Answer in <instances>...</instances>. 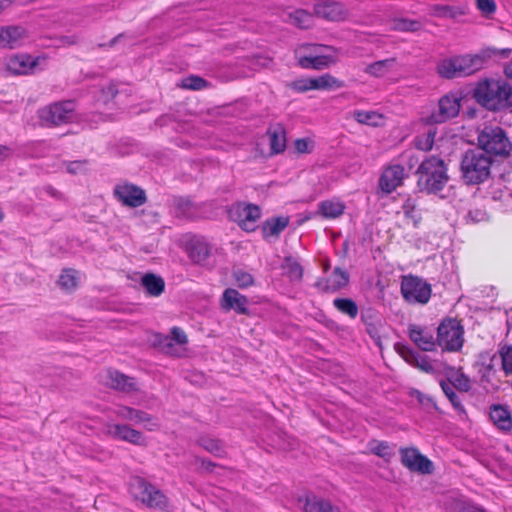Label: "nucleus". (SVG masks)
<instances>
[{
	"mask_svg": "<svg viewBox=\"0 0 512 512\" xmlns=\"http://www.w3.org/2000/svg\"><path fill=\"white\" fill-rule=\"evenodd\" d=\"M142 286L151 296H160L165 289V282L161 276L153 273H147L142 277Z\"/></svg>",
	"mask_w": 512,
	"mask_h": 512,
	"instance_id": "obj_32",
	"label": "nucleus"
},
{
	"mask_svg": "<svg viewBox=\"0 0 512 512\" xmlns=\"http://www.w3.org/2000/svg\"><path fill=\"white\" fill-rule=\"evenodd\" d=\"M114 195L129 207H139L147 201L145 191L133 184L117 185L114 189Z\"/></svg>",
	"mask_w": 512,
	"mask_h": 512,
	"instance_id": "obj_15",
	"label": "nucleus"
},
{
	"mask_svg": "<svg viewBox=\"0 0 512 512\" xmlns=\"http://www.w3.org/2000/svg\"><path fill=\"white\" fill-rule=\"evenodd\" d=\"M436 136V131L434 129H429L426 133L418 136L415 141V146L417 149L421 151H429L432 149L434 140Z\"/></svg>",
	"mask_w": 512,
	"mask_h": 512,
	"instance_id": "obj_42",
	"label": "nucleus"
},
{
	"mask_svg": "<svg viewBox=\"0 0 512 512\" xmlns=\"http://www.w3.org/2000/svg\"><path fill=\"white\" fill-rule=\"evenodd\" d=\"M58 283L62 289L72 290L77 286L76 272L72 269L63 270Z\"/></svg>",
	"mask_w": 512,
	"mask_h": 512,
	"instance_id": "obj_45",
	"label": "nucleus"
},
{
	"mask_svg": "<svg viewBox=\"0 0 512 512\" xmlns=\"http://www.w3.org/2000/svg\"><path fill=\"white\" fill-rule=\"evenodd\" d=\"M400 354L406 362L417 367L421 371L426 373L435 372V368L428 356L420 354L419 352L406 346L402 347Z\"/></svg>",
	"mask_w": 512,
	"mask_h": 512,
	"instance_id": "obj_25",
	"label": "nucleus"
},
{
	"mask_svg": "<svg viewBox=\"0 0 512 512\" xmlns=\"http://www.w3.org/2000/svg\"><path fill=\"white\" fill-rule=\"evenodd\" d=\"M499 355L505 374H512V345H503L499 349Z\"/></svg>",
	"mask_w": 512,
	"mask_h": 512,
	"instance_id": "obj_46",
	"label": "nucleus"
},
{
	"mask_svg": "<svg viewBox=\"0 0 512 512\" xmlns=\"http://www.w3.org/2000/svg\"><path fill=\"white\" fill-rule=\"evenodd\" d=\"M476 148L485 151L492 158H507L512 151V142L502 127L487 125L478 132Z\"/></svg>",
	"mask_w": 512,
	"mask_h": 512,
	"instance_id": "obj_4",
	"label": "nucleus"
},
{
	"mask_svg": "<svg viewBox=\"0 0 512 512\" xmlns=\"http://www.w3.org/2000/svg\"><path fill=\"white\" fill-rule=\"evenodd\" d=\"M493 158L480 148H469L460 159V175L467 185H479L491 176Z\"/></svg>",
	"mask_w": 512,
	"mask_h": 512,
	"instance_id": "obj_1",
	"label": "nucleus"
},
{
	"mask_svg": "<svg viewBox=\"0 0 512 512\" xmlns=\"http://www.w3.org/2000/svg\"><path fill=\"white\" fill-rule=\"evenodd\" d=\"M396 28L401 31H417L421 28V23L416 20L400 19L396 23Z\"/></svg>",
	"mask_w": 512,
	"mask_h": 512,
	"instance_id": "obj_52",
	"label": "nucleus"
},
{
	"mask_svg": "<svg viewBox=\"0 0 512 512\" xmlns=\"http://www.w3.org/2000/svg\"><path fill=\"white\" fill-rule=\"evenodd\" d=\"M354 117L357 122L371 126H378L383 120L382 115L374 111H355Z\"/></svg>",
	"mask_w": 512,
	"mask_h": 512,
	"instance_id": "obj_39",
	"label": "nucleus"
},
{
	"mask_svg": "<svg viewBox=\"0 0 512 512\" xmlns=\"http://www.w3.org/2000/svg\"><path fill=\"white\" fill-rule=\"evenodd\" d=\"M288 18L290 23L301 29H307L313 23V15L303 9L289 13Z\"/></svg>",
	"mask_w": 512,
	"mask_h": 512,
	"instance_id": "obj_38",
	"label": "nucleus"
},
{
	"mask_svg": "<svg viewBox=\"0 0 512 512\" xmlns=\"http://www.w3.org/2000/svg\"><path fill=\"white\" fill-rule=\"evenodd\" d=\"M133 498L149 508L164 510L168 506V498L156 486L142 477H133L129 484Z\"/></svg>",
	"mask_w": 512,
	"mask_h": 512,
	"instance_id": "obj_6",
	"label": "nucleus"
},
{
	"mask_svg": "<svg viewBox=\"0 0 512 512\" xmlns=\"http://www.w3.org/2000/svg\"><path fill=\"white\" fill-rule=\"evenodd\" d=\"M198 443L206 451H208L216 456H222V454H223L222 444L217 439H213L210 437H200L198 439Z\"/></svg>",
	"mask_w": 512,
	"mask_h": 512,
	"instance_id": "obj_43",
	"label": "nucleus"
},
{
	"mask_svg": "<svg viewBox=\"0 0 512 512\" xmlns=\"http://www.w3.org/2000/svg\"><path fill=\"white\" fill-rule=\"evenodd\" d=\"M229 216L238 223L241 229L252 232L257 228V222L261 217V209L255 204L240 202L230 208Z\"/></svg>",
	"mask_w": 512,
	"mask_h": 512,
	"instance_id": "obj_10",
	"label": "nucleus"
},
{
	"mask_svg": "<svg viewBox=\"0 0 512 512\" xmlns=\"http://www.w3.org/2000/svg\"><path fill=\"white\" fill-rule=\"evenodd\" d=\"M401 463L412 472L431 474L434 466L431 460L421 454L417 448H400Z\"/></svg>",
	"mask_w": 512,
	"mask_h": 512,
	"instance_id": "obj_12",
	"label": "nucleus"
},
{
	"mask_svg": "<svg viewBox=\"0 0 512 512\" xmlns=\"http://www.w3.org/2000/svg\"><path fill=\"white\" fill-rule=\"evenodd\" d=\"M174 342L179 345H185L188 342L186 333L179 327H173L171 329V336Z\"/></svg>",
	"mask_w": 512,
	"mask_h": 512,
	"instance_id": "obj_57",
	"label": "nucleus"
},
{
	"mask_svg": "<svg viewBox=\"0 0 512 512\" xmlns=\"http://www.w3.org/2000/svg\"><path fill=\"white\" fill-rule=\"evenodd\" d=\"M118 93V90L115 86V84L113 83H110L108 84L106 87H104L102 89V94H103V101L106 103L110 100H112Z\"/></svg>",
	"mask_w": 512,
	"mask_h": 512,
	"instance_id": "obj_58",
	"label": "nucleus"
},
{
	"mask_svg": "<svg viewBox=\"0 0 512 512\" xmlns=\"http://www.w3.org/2000/svg\"><path fill=\"white\" fill-rule=\"evenodd\" d=\"M489 415L490 419L499 430L504 432L512 430V416L507 407L500 404H493L490 407Z\"/></svg>",
	"mask_w": 512,
	"mask_h": 512,
	"instance_id": "obj_26",
	"label": "nucleus"
},
{
	"mask_svg": "<svg viewBox=\"0 0 512 512\" xmlns=\"http://www.w3.org/2000/svg\"><path fill=\"white\" fill-rule=\"evenodd\" d=\"M452 509L453 512H486L484 509L463 500L456 501Z\"/></svg>",
	"mask_w": 512,
	"mask_h": 512,
	"instance_id": "obj_51",
	"label": "nucleus"
},
{
	"mask_svg": "<svg viewBox=\"0 0 512 512\" xmlns=\"http://www.w3.org/2000/svg\"><path fill=\"white\" fill-rule=\"evenodd\" d=\"M512 87L506 81L485 80L473 91V97L483 107L498 111L511 106Z\"/></svg>",
	"mask_w": 512,
	"mask_h": 512,
	"instance_id": "obj_3",
	"label": "nucleus"
},
{
	"mask_svg": "<svg viewBox=\"0 0 512 512\" xmlns=\"http://www.w3.org/2000/svg\"><path fill=\"white\" fill-rule=\"evenodd\" d=\"M311 82L312 78L299 79L290 83L289 87L296 92H306L308 90H313Z\"/></svg>",
	"mask_w": 512,
	"mask_h": 512,
	"instance_id": "obj_55",
	"label": "nucleus"
},
{
	"mask_svg": "<svg viewBox=\"0 0 512 512\" xmlns=\"http://www.w3.org/2000/svg\"><path fill=\"white\" fill-rule=\"evenodd\" d=\"M440 386L442 388L443 393L449 399L453 407L459 411H464V407L461 403V400L454 391L455 388L450 383H447L443 380L440 382Z\"/></svg>",
	"mask_w": 512,
	"mask_h": 512,
	"instance_id": "obj_44",
	"label": "nucleus"
},
{
	"mask_svg": "<svg viewBox=\"0 0 512 512\" xmlns=\"http://www.w3.org/2000/svg\"><path fill=\"white\" fill-rule=\"evenodd\" d=\"M270 137V148L275 154L281 153L286 148V132L282 125L277 124L269 127L267 131Z\"/></svg>",
	"mask_w": 512,
	"mask_h": 512,
	"instance_id": "obj_29",
	"label": "nucleus"
},
{
	"mask_svg": "<svg viewBox=\"0 0 512 512\" xmlns=\"http://www.w3.org/2000/svg\"><path fill=\"white\" fill-rule=\"evenodd\" d=\"M44 61L45 57L33 58L28 54H17L8 59L7 69L13 74H28L34 72L35 68Z\"/></svg>",
	"mask_w": 512,
	"mask_h": 512,
	"instance_id": "obj_18",
	"label": "nucleus"
},
{
	"mask_svg": "<svg viewBox=\"0 0 512 512\" xmlns=\"http://www.w3.org/2000/svg\"><path fill=\"white\" fill-rule=\"evenodd\" d=\"M461 97L454 93L442 96L438 101V108L429 116L432 123H444L459 114Z\"/></svg>",
	"mask_w": 512,
	"mask_h": 512,
	"instance_id": "obj_11",
	"label": "nucleus"
},
{
	"mask_svg": "<svg viewBox=\"0 0 512 512\" xmlns=\"http://www.w3.org/2000/svg\"><path fill=\"white\" fill-rule=\"evenodd\" d=\"M87 164V160L71 161L67 163L66 170L70 174L84 173L87 170Z\"/></svg>",
	"mask_w": 512,
	"mask_h": 512,
	"instance_id": "obj_54",
	"label": "nucleus"
},
{
	"mask_svg": "<svg viewBox=\"0 0 512 512\" xmlns=\"http://www.w3.org/2000/svg\"><path fill=\"white\" fill-rule=\"evenodd\" d=\"M449 383L461 392H468L471 389L470 379L464 373H457L453 378H449Z\"/></svg>",
	"mask_w": 512,
	"mask_h": 512,
	"instance_id": "obj_48",
	"label": "nucleus"
},
{
	"mask_svg": "<svg viewBox=\"0 0 512 512\" xmlns=\"http://www.w3.org/2000/svg\"><path fill=\"white\" fill-rule=\"evenodd\" d=\"M437 344L446 351H458L463 346V327L456 319H447L437 328Z\"/></svg>",
	"mask_w": 512,
	"mask_h": 512,
	"instance_id": "obj_9",
	"label": "nucleus"
},
{
	"mask_svg": "<svg viewBox=\"0 0 512 512\" xmlns=\"http://www.w3.org/2000/svg\"><path fill=\"white\" fill-rule=\"evenodd\" d=\"M480 383L483 386L486 384H490L492 382L493 377L495 376L496 370L495 368H480Z\"/></svg>",
	"mask_w": 512,
	"mask_h": 512,
	"instance_id": "obj_56",
	"label": "nucleus"
},
{
	"mask_svg": "<svg viewBox=\"0 0 512 512\" xmlns=\"http://www.w3.org/2000/svg\"><path fill=\"white\" fill-rule=\"evenodd\" d=\"M187 252L192 262L207 265L211 256V246L202 238H194L188 243Z\"/></svg>",
	"mask_w": 512,
	"mask_h": 512,
	"instance_id": "obj_22",
	"label": "nucleus"
},
{
	"mask_svg": "<svg viewBox=\"0 0 512 512\" xmlns=\"http://www.w3.org/2000/svg\"><path fill=\"white\" fill-rule=\"evenodd\" d=\"M115 414L121 419L132 421L136 424L148 423L152 421V416L148 413L128 406H119Z\"/></svg>",
	"mask_w": 512,
	"mask_h": 512,
	"instance_id": "obj_30",
	"label": "nucleus"
},
{
	"mask_svg": "<svg viewBox=\"0 0 512 512\" xmlns=\"http://www.w3.org/2000/svg\"><path fill=\"white\" fill-rule=\"evenodd\" d=\"M175 215L180 218L191 219L196 216L198 209L196 205L187 198L174 199Z\"/></svg>",
	"mask_w": 512,
	"mask_h": 512,
	"instance_id": "obj_33",
	"label": "nucleus"
},
{
	"mask_svg": "<svg viewBox=\"0 0 512 512\" xmlns=\"http://www.w3.org/2000/svg\"><path fill=\"white\" fill-rule=\"evenodd\" d=\"M313 90L339 89L343 87V82L335 78L331 74H324L316 78H312Z\"/></svg>",
	"mask_w": 512,
	"mask_h": 512,
	"instance_id": "obj_35",
	"label": "nucleus"
},
{
	"mask_svg": "<svg viewBox=\"0 0 512 512\" xmlns=\"http://www.w3.org/2000/svg\"><path fill=\"white\" fill-rule=\"evenodd\" d=\"M289 217L279 216L267 219L262 225L264 239L279 238L281 232L289 225Z\"/></svg>",
	"mask_w": 512,
	"mask_h": 512,
	"instance_id": "obj_27",
	"label": "nucleus"
},
{
	"mask_svg": "<svg viewBox=\"0 0 512 512\" xmlns=\"http://www.w3.org/2000/svg\"><path fill=\"white\" fill-rule=\"evenodd\" d=\"M233 277L235 282L240 288H246L253 284V277L250 273L245 272L241 269L233 271Z\"/></svg>",
	"mask_w": 512,
	"mask_h": 512,
	"instance_id": "obj_50",
	"label": "nucleus"
},
{
	"mask_svg": "<svg viewBox=\"0 0 512 512\" xmlns=\"http://www.w3.org/2000/svg\"><path fill=\"white\" fill-rule=\"evenodd\" d=\"M345 209L346 205L343 201L329 199L318 203L317 213L326 219H336L344 214Z\"/></svg>",
	"mask_w": 512,
	"mask_h": 512,
	"instance_id": "obj_28",
	"label": "nucleus"
},
{
	"mask_svg": "<svg viewBox=\"0 0 512 512\" xmlns=\"http://www.w3.org/2000/svg\"><path fill=\"white\" fill-rule=\"evenodd\" d=\"M299 502L303 503L305 512H341L337 506L332 505L328 500L316 496L315 494H307L299 498Z\"/></svg>",
	"mask_w": 512,
	"mask_h": 512,
	"instance_id": "obj_23",
	"label": "nucleus"
},
{
	"mask_svg": "<svg viewBox=\"0 0 512 512\" xmlns=\"http://www.w3.org/2000/svg\"><path fill=\"white\" fill-rule=\"evenodd\" d=\"M430 14L439 18H457L465 14V9L461 6L436 4L431 7Z\"/></svg>",
	"mask_w": 512,
	"mask_h": 512,
	"instance_id": "obj_34",
	"label": "nucleus"
},
{
	"mask_svg": "<svg viewBox=\"0 0 512 512\" xmlns=\"http://www.w3.org/2000/svg\"><path fill=\"white\" fill-rule=\"evenodd\" d=\"M483 62L479 55L456 56L442 60L438 65V73L447 79L465 77L479 71Z\"/></svg>",
	"mask_w": 512,
	"mask_h": 512,
	"instance_id": "obj_5",
	"label": "nucleus"
},
{
	"mask_svg": "<svg viewBox=\"0 0 512 512\" xmlns=\"http://www.w3.org/2000/svg\"><path fill=\"white\" fill-rule=\"evenodd\" d=\"M402 210L405 214L406 217H409L411 219H415L416 218V215H415V212H416V206L414 204V202L411 200V199H407L403 206H402Z\"/></svg>",
	"mask_w": 512,
	"mask_h": 512,
	"instance_id": "obj_59",
	"label": "nucleus"
},
{
	"mask_svg": "<svg viewBox=\"0 0 512 512\" xmlns=\"http://www.w3.org/2000/svg\"><path fill=\"white\" fill-rule=\"evenodd\" d=\"M477 8L485 16H490L496 11V3L494 0H476Z\"/></svg>",
	"mask_w": 512,
	"mask_h": 512,
	"instance_id": "obj_53",
	"label": "nucleus"
},
{
	"mask_svg": "<svg viewBox=\"0 0 512 512\" xmlns=\"http://www.w3.org/2000/svg\"><path fill=\"white\" fill-rule=\"evenodd\" d=\"M27 32L22 26L0 27V47L14 49L27 39Z\"/></svg>",
	"mask_w": 512,
	"mask_h": 512,
	"instance_id": "obj_21",
	"label": "nucleus"
},
{
	"mask_svg": "<svg viewBox=\"0 0 512 512\" xmlns=\"http://www.w3.org/2000/svg\"><path fill=\"white\" fill-rule=\"evenodd\" d=\"M155 345H157L160 350L169 355H175V346L174 341L170 336L156 334L155 335Z\"/></svg>",
	"mask_w": 512,
	"mask_h": 512,
	"instance_id": "obj_47",
	"label": "nucleus"
},
{
	"mask_svg": "<svg viewBox=\"0 0 512 512\" xmlns=\"http://www.w3.org/2000/svg\"><path fill=\"white\" fill-rule=\"evenodd\" d=\"M397 66L396 58H388L369 64L365 72L371 76L380 78L394 71Z\"/></svg>",
	"mask_w": 512,
	"mask_h": 512,
	"instance_id": "obj_31",
	"label": "nucleus"
},
{
	"mask_svg": "<svg viewBox=\"0 0 512 512\" xmlns=\"http://www.w3.org/2000/svg\"><path fill=\"white\" fill-rule=\"evenodd\" d=\"M333 305L339 312L348 315L351 319H355L358 315V305L350 298H336L333 300Z\"/></svg>",
	"mask_w": 512,
	"mask_h": 512,
	"instance_id": "obj_37",
	"label": "nucleus"
},
{
	"mask_svg": "<svg viewBox=\"0 0 512 512\" xmlns=\"http://www.w3.org/2000/svg\"><path fill=\"white\" fill-rule=\"evenodd\" d=\"M409 338L422 351H433L437 344L433 331L428 327L410 324L408 326Z\"/></svg>",
	"mask_w": 512,
	"mask_h": 512,
	"instance_id": "obj_17",
	"label": "nucleus"
},
{
	"mask_svg": "<svg viewBox=\"0 0 512 512\" xmlns=\"http://www.w3.org/2000/svg\"><path fill=\"white\" fill-rule=\"evenodd\" d=\"M43 125L48 127L71 123L75 119V103L71 100L55 102L38 112Z\"/></svg>",
	"mask_w": 512,
	"mask_h": 512,
	"instance_id": "obj_8",
	"label": "nucleus"
},
{
	"mask_svg": "<svg viewBox=\"0 0 512 512\" xmlns=\"http://www.w3.org/2000/svg\"><path fill=\"white\" fill-rule=\"evenodd\" d=\"M348 283V272L340 267H336L329 277L319 278L315 283V287L325 293H334L346 287Z\"/></svg>",
	"mask_w": 512,
	"mask_h": 512,
	"instance_id": "obj_16",
	"label": "nucleus"
},
{
	"mask_svg": "<svg viewBox=\"0 0 512 512\" xmlns=\"http://www.w3.org/2000/svg\"><path fill=\"white\" fill-rule=\"evenodd\" d=\"M107 435L111 436L114 439L122 440L129 442L135 445H145L146 439L143 434L131 428L128 425L121 424H108L106 426Z\"/></svg>",
	"mask_w": 512,
	"mask_h": 512,
	"instance_id": "obj_19",
	"label": "nucleus"
},
{
	"mask_svg": "<svg viewBox=\"0 0 512 512\" xmlns=\"http://www.w3.org/2000/svg\"><path fill=\"white\" fill-rule=\"evenodd\" d=\"M313 10L317 17L328 21H343L348 17V10L337 1L317 0Z\"/></svg>",
	"mask_w": 512,
	"mask_h": 512,
	"instance_id": "obj_13",
	"label": "nucleus"
},
{
	"mask_svg": "<svg viewBox=\"0 0 512 512\" xmlns=\"http://www.w3.org/2000/svg\"><path fill=\"white\" fill-rule=\"evenodd\" d=\"M404 179V167L395 164L388 166L379 179V186L386 193L393 192L402 184Z\"/></svg>",
	"mask_w": 512,
	"mask_h": 512,
	"instance_id": "obj_20",
	"label": "nucleus"
},
{
	"mask_svg": "<svg viewBox=\"0 0 512 512\" xmlns=\"http://www.w3.org/2000/svg\"><path fill=\"white\" fill-rule=\"evenodd\" d=\"M493 55L499 56L501 58H507L510 56L512 49L506 48V49H493L491 50Z\"/></svg>",
	"mask_w": 512,
	"mask_h": 512,
	"instance_id": "obj_64",
	"label": "nucleus"
},
{
	"mask_svg": "<svg viewBox=\"0 0 512 512\" xmlns=\"http://www.w3.org/2000/svg\"><path fill=\"white\" fill-rule=\"evenodd\" d=\"M12 149L5 145H0V163L11 157Z\"/></svg>",
	"mask_w": 512,
	"mask_h": 512,
	"instance_id": "obj_62",
	"label": "nucleus"
},
{
	"mask_svg": "<svg viewBox=\"0 0 512 512\" xmlns=\"http://www.w3.org/2000/svg\"><path fill=\"white\" fill-rule=\"evenodd\" d=\"M208 85L207 81L199 76L191 75L182 80V87L189 90H201Z\"/></svg>",
	"mask_w": 512,
	"mask_h": 512,
	"instance_id": "obj_49",
	"label": "nucleus"
},
{
	"mask_svg": "<svg viewBox=\"0 0 512 512\" xmlns=\"http://www.w3.org/2000/svg\"><path fill=\"white\" fill-rule=\"evenodd\" d=\"M403 157L406 159L409 169L414 168L419 162L418 157L413 152L405 153Z\"/></svg>",
	"mask_w": 512,
	"mask_h": 512,
	"instance_id": "obj_61",
	"label": "nucleus"
},
{
	"mask_svg": "<svg viewBox=\"0 0 512 512\" xmlns=\"http://www.w3.org/2000/svg\"><path fill=\"white\" fill-rule=\"evenodd\" d=\"M447 170L444 160L439 156L425 158L416 170L418 189L427 194L439 193L449 181Z\"/></svg>",
	"mask_w": 512,
	"mask_h": 512,
	"instance_id": "obj_2",
	"label": "nucleus"
},
{
	"mask_svg": "<svg viewBox=\"0 0 512 512\" xmlns=\"http://www.w3.org/2000/svg\"><path fill=\"white\" fill-rule=\"evenodd\" d=\"M412 395L415 396L418 402L422 405L432 402V399L430 397L424 395L418 390L414 391Z\"/></svg>",
	"mask_w": 512,
	"mask_h": 512,
	"instance_id": "obj_63",
	"label": "nucleus"
},
{
	"mask_svg": "<svg viewBox=\"0 0 512 512\" xmlns=\"http://www.w3.org/2000/svg\"><path fill=\"white\" fill-rule=\"evenodd\" d=\"M282 268L291 281H300L303 277L301 264L293 257H285Z\"/></svg>",
	"mask_w": 512,
	"mask_h": 512,
	"instance_id": "obj_36",
	"label": "nucleus"
},
{
	"mask_svg": "<svg viewBox=\"0 0 512 512\" xmlns=\"http://www.w3.org/2000/svg\"><path fill=\"white\" fill-rule=\"evenodd\" d=\"M299 65L305 69L320 70L328 66V59L325 56H303L299 59Z\"/></svg>",
	"mask_w": 512,
	"mask_h": 512,
	"instance_id": "obj_40",
	"label": "nucleus"
},
{
	"mask_svg": "<svg viewBox=\"0 0 512 512\" xmlns=\"http://www.w3.org/2000/svg\"><path fill=\"white\" fill-rule=\"evenodd\" d=\"M248 300L246 296L240 294L237 290L228 288L222 296V308L225 310H235L239 314L247 313Z\"/></svg>",
	"mask_w": 512,
	"mask_h": 512,
	"instance_id": "obj_24",
	"label": "nucleus"
},
{
	"mask_svg": "<svg viewBox=\"0 0 512 512\" xmlns=\"http://www.w3.org/2000/svg\"><path fill=\"white\" fill-rule=\"evenodd\" d=\"M102 382L109 388L123 392L132 393L138 390L137 382L117 370L109 369L102 375Z\"/></svg>",
	"mask_w": 512,
	"mask_h": 512,
	"instance_id": "obj_14",
	"label": "nucleus"
},
{
	"mask_svg": "<svg viewBox=\"0 0 512 512\" xmlns=\"http://www.w3.org/2000/svg\"><path fill=\"white\" fill-rule=\"evenodd\" d=\"M295 148L299 153H308L309 150V142L306 139H297L295 141Z\"/></svg>",
	"mask_w": 512,
	"mask_h": 512,
	"instance_id": "obj_60",
	"label": "nucleus"
},
{
	"mask_svg": "<svg viewBox=\"0 0 512 512\" xmlns=\"http://www.w3.org/2000/svg\"><path fill=\"white\" fill-rule=\"evenodd\" d=\"M371 453L386 460H389L393 453L389 444L385 441L373 440L369 444Z\"/></svg>",
	"mask_w": 512,
	"mask_h": 512,
	"instance_id": "obj_41",
	"label": "nucleus"
},
{
	"mask_svg": "<svg viewBox=\"0 0 512 512\" xmlns=\"http://www.w3.org/2000/svg\"><path fill=\"white\" fill-rule=\"evenodd\" d=\"M401 295L409 304L424 305L431 298V285L421 277L405 275L401 279Z\"/></svg>",
	"mask_w": 512,
	"mask_h": 512,
	"instance_id": "obj_7",
	"label": "nucleus"
}]
</instances>
